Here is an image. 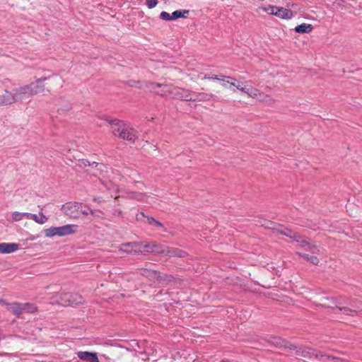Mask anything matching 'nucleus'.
I'll use <instances>...</instances> for the list:
<instances>
[{
	"mask_svg": "<svg viewBox=\"0 0 362 362\" xmlns=\"http://www.w3.org/2000/svg\"><path fill=\"white\" fill-rule=\"evenodd\" d=\"M341 305V303L338 300L337 305H336V308L338 309L339 311L342 312L343 313L348 315H352L353 313H356L358 310L362 309L361 305V306H359V305L356 306V309H351V308H349L345 307V306L342 307Z\"/></svg>",
	"mask_w": 362,
	"mask_h": 362,
	"instance_id": "dca6fc26",
	"label": "nucleus"
},
{
	"mask_svg": "<svg viewBox=\"0 0 362 362\" xmlns=\"http://www.w3.org/2000/svg\"><path fill=\"white\" fill-rule=\"evenodd\" d=\"M160 18L163 21H171V15L166 11H162Z\"/></svg>",
	"mask_w": 362,
	"mask_h": 362,
	"instance_id": "c756f323",
	"label": "nucleus"
},
{
	"mask_svg": "<svg viewBox=\"0 0 362 362\" xmlns=\"http://www.w3.org/2000/svg\"><path fill=\"white\" fill-rule=\"evenodd\" d=\"M231 78H232L231 77L226 76H224V75H220V76L215 75L214 76V80L221 81L223 82L225 81V79H230L231 80Z\"/></svg>",
	"mask_w": 362,
	"mask_h": 362,
	"instance_id": "473e14b6",
	"label": "nucleus"
},
{
	"mask_svg": "<svg viewBox=\"0 0 362 362\" xmlns=\"http://www.w3.org/2000/svg\"><path fill=\"white\" fill-rule=\"evenodd\" d=\"M275 16L282 19H291L293 17V13L289 9L278 7Z\"/></svg>",
	"mask_w": 362,
	"mask_h": 362,
	"instance_id": "4468645a",
	"label": "nucleus"
},
{
	"mask_svg": "<svg viewBox=\"0 0 362 362\" xmlns=\"http://www.w3.org/2000/svg\"><path fill=\"white\" fill-rule=\"evenodd\" d=\"M297 254L301 257H303L304 259L312 263L313 264L317 265L319 264V259L316 256L310 255L307 254H301L300 252H297Z\"/></svg>",
	"mask_w": 362,
	"mask_h": 362,
	"instance_id": "4be33fe9",
	"label": "nucleus"
},
{
	"mask_svg": "<svg viewBox=\"0 0 362 362\" xmlns=\"http://www.w3.org/2000/svg\"><path fill=\"white\" fill-rule=\"evenodd\" d=\"M128 197L132 199H135L137 201L144 202L148 204H151V202L148 201L149 197L146 196L144 194L140 192H132L128 194Z\"/></svg>",
	"mask_w": 362,
	"mask_h": 362,
	"instance_id": "a211bd4d",
	"label": "nucleus"
},
{
	"mask_svg": "<svg viewBox=\"0 0 362 362\" xmlns=\"http://www.w3.org/2000/svg\"><path fill=\"white\" fill-rule=\"evenodd\" d=\"M46 78H40L29 84L13 89L11 93L12 104L29 100L32 96L44 90L42 82Z\"/></svg>",
	"mask_w": 362,
	"mask_h": 362,
	"instance_id": "f257e3e1",
	"label": "nucleus"
},
{
	"mask_svg": "<svg viewBox=\"0 0 362 362\" xmlns=\"http://www.w3.org/2000/svg\"><path fill=\"white\" fill-rule=\"evenodd\" d=\"M277 8L278 6H268L267 7H264L262 9L267 13L275 16Z\"/></svg>",
	"mask_w": 362,
	"mask_h": 362,
	"instance_id": "cd10ccee",
	"label": "nucleus"
},
{
	"mask_svg": "<svg viewBox=\"0 0 362 362\" xmlns=\"http://www.w3.org/2000/svg\"><path fill=\"white\" fill-rule=\"evenodd\" d=\"M150 85V88L151 89H154L156 87L162 88V90L160 92H157L161 95L169 96L173 98L183 100L185 101H189L192 100V91L191 90L176 87L173 85H163L158 83H151Z\"/></svg>",
	"mask_w": 362,
	"mask_h": 362,
	"instance_id": "20e7f679",
	"label": "nucleus"
},
{
	"mask_svg": "<svg viewBox=\"0 0 362 362\" xmlns=\"http://www.w3.org/2000/svg\"><path fill=\"white\" fill-rule=\"evenodd\" d=\"M141 274L152 281L158 280L160 278L159 274L152 269H141Z\"/></svg>",
	"mask_w": 362,
	"mask_h": 362,
	"instance_id": "aec40b11",
	"label": "nucleus"
},
{
	"mask_svg": "<svg viewBox=\"0 0 362 362\" xmlns=\"http://www.w3.org/2000/svg\"><path fill=\"white\" fill-rule=\"evenodd\" d=\"M110 124L114 136L131 142H134L138 138L136 132L123 121L114 119L111 120Z\"/></svg>",
	"mask_w": 362,
	"mask_h": 362,
	"instance_id": "39448f33",
	"label": "nucleus"
},
{
	"mask_svg": "<svg viewBox=\"0 0 362 362\" xmlns=\"http://www.w3.org/2000/svg\"><path fill=\"white\" fill-rule=\"evenodd\" d=\"M76 227V226L71 224L60 227H51L45 230V236L49 238L54 237L55 235L60 237L66 236L75 233V230L74 228Z\"/></svg>",
	"mask_w": 362,
	"mask_h": 362,
	"instance_id": "1a4fd4ad",
	"label": "nucleus"
},
{
	"mask_svg": "<svg viewBox=\"0 0 362 362\" xmlns=\"http://www.w3.org/2000/svg\"><path fill=\"white\" fill-rule=\"evenodd\" d=\"M7 309L8 311L12 313L13 314L19 316L23 313H33L36 310V307L33 304L26 303H12L6 304Z\"/></svg>",
	"mask_w": 362,
	"mask_h": 362,
	"instance_id": "6e6552de",
	"label": "nucleus"
},
{
	"mask_svg": "<svg viewBox=\"0 0 362 362\" xmlns=\"http://www.w3.org/2000/svg\"><path fill=\"white\" fill-rule=\"evenodd\" d=\"M323 305H324V306H326V307H329V305H326V304H324Z\"/></svg>",
	"mask_w": 362,
	"mask_h": 362,
	"instance_id": "37998d69",
	"label": "nucleus"
},
{
	"mask_svg": "<svg viewBox=\"0 0 362 362\" xmlns=\"http://www.w3.org/2000/svg\"><path fill=\"white\" fill-rule=\"evenodd\" d=\"M188 13V11H181V10H177L173 12L171 14V21L172 20H176L179 18L185 17V14Z\"/></svg>",
	"mask_w": 362,
	"mask_h": 362,
	"instance_id": "a878e982",
	"label": "nucleus"
},
{
	"mask_svg": "<svg viewBox=\"0 0 362 362\" xmlns=\"http://www.w3.org/2000/svg\"><path fill=\"white\" fill-rule=\"evenodd\" d=\"M12 100L10 91L5 90L4 93L0 95V107L12 105Z\"/></svg>",
	"mask_w": 362,
	"mask_h": 362,
	"instance_id": "6ab92c4d",
	"label": "nucleus"
},
{
	"mask_svg": "<svg viewBox=\"0 0 362 362\" xmlns=\"http://www.w3.org/2000/svg\"><path fill=\"white\" fill-rule=\"evenodd\" d=\"M19 249V245L17 243H0V253L9 254Z\"/></svg>",
	"mask_w": 362,
	"mask_h": 362,
	"instance_id": "f8f14e48",
	"label": "nucleus"
},
{
	"mask_svg": "<svg viewBox=\"0 0 362 362\" xmlns=\"http://www.w3.org/2000/svg\"><path fill=\"white\" fill-rule=\"evenodd\" d=\"M79 213H80V214H82L84 215H88L89 214L94 215V211L89 208L87 209L86 210L79 209Z\"/></svg>",
	"mask_w": 362,
	"mask_h": 362,
	"instance_id": "f704fd0d",
	"label": "nucleus"
},
{
	"mask_svg": "<svg viewBox=\"0 0 362 362\" xmlns=\"http://www.w3.org/2000/svg\"><path fill=\"white\" fill-rule=\"evenodd\" d=\"M264 97L265 100H259V101L264 102L268 104H272L274 103V100L269 95L264 94Z\"/></svg>",
	"mask_w": 362,
	"mask_h": 362,
	"instance_id": "72a5a7b5",
	"label": "nucleus"
},
{
	"mask_svg": "<svg viewBox=\"0 0 362 362\" xmlns=\"http://www.w3.org/2000/svg\"><path fill=\"white\" fill-rule=\"evenodd\" d=\"M142 243H127L119 246V251L127 254L137 255L141 252Z\"/></svg>",
	"mask_w": 362,
	"mask_h": 362,
	"instance_id": "9b49d317",
	"label": "nucleus"
},
{
	"mask_svg": "<svg viewBox=\"0 0 362 362\" xmlns=\"http://www.w3.org/2000/svg\"><path fill=\"white\" fill-rule=\"evenodd\" d=\"M56 302L63 306L78 305L83 302V297L78 293H63L56 296Z\"/></svg>",
	"mask_w": 362,
	"mask_h": 362,
	"instance_id": "0eeeda50",
	"label": "nucleus"
},
{
	"mask_svg": "<svg viewBox=\"0 0 362 362\" xmlns=\"http://www.w3.org/2000/svg\"><path fill=\"white\" fill-rule=\"evenodd\" d=\"M230 81H229V79H228L227 81L225 80V81L222 83V86L223 87H226V85H227V83H229L230 84Z\"/></svg>",
	"mask_w": 362,
	"mask_h": 362,
	"instance_id": "ea45409f",
	"label": "nucleus"
},
{
	"mask_svg": "<svg viewBox=\"0 0 362 362\" xmlns=\"http://www.w3.org/2000/svg\"><path fill=\"white\" fill-rule=\"evenodd\" d=\"M6 353H4V354H1L0 355L2 356V355H6Z\"/></svg>",
	"mask_w": 362,
	"mask_h": 362,
	"instance_id": "a18cd8bd",
	"label": "nucleus"
},
{
	"mask_svg": "<svg viewBox=\"0 0 362 362\" xmlns=\"http://www.w3.org/2000/svg\"><path fill=\"white\" fill-rule=\"evenodd\" d=\"M33 221L39 224H44L47 222V218L42 212H40L39 215H34Z\"/></svg>",
	"mask_w": 362,
	"mask_h": 362,
	"instance_id": "393cba45",
	"label": "nucleus"
},
{
	"mask_svg": "<svg viewBox=\"0 0 362 362\" xmlns=\"http://www.w3.org/2000/svg\"><path fill=\"white\" fill-rule=\"evenodd\" d=\"M214 76L215 75L209 76V75L206 74L204 76V79L214 80Z\"/></svg>",
	"mask_w": 362,
	"mask_h": 362,
	"instance_id": "4c0bfd02",
	"label": "nucleus"
},
{
	"mask_svg": "<svg viewBox=\"0 0 362 362\" xmlns=\"http://www.w3.org/2000/svg\"><path fill=\"white\" fill-rule=\"evenodd\" d=\"M153 225H155V226H158V227L163 228V224H162L160 221H156V220L155 221V222H154V224H153Z\"/></svg>",
	"mask_w": 362,
	"mask_h": 362,
	"instance_id": "58836bf2",
	"label": "nucleus"
},
{
	"mask_svg": "<svg viewBox=\"0 0 362 362\" xmlns=\"http://www.w3.org/2000/svg\"><path fill=\"white\" fill-rule=\"evenodd\" d=\"M147 220H148V223L150 225H153V224H154V222H155V221H156L153 217H148V218H147Z\"/></svg>",
	"mask_w": 362,
	"mask_h": 362,
	"instance_id": "e433bc0d",
	"label": "nucleus"
},
{
	"mask_svg": "<svg viewBox=\"0 0 362 362\" xmlns=\"http://www.w3.org/2000/svg\"><path fill=\"white\" fill-rule=\"evenodd\" d=\"M124 174L132 180H135L137 177H139V173L136 170L130 169V168H125L124 170Z\"/></svg>",
	"mask_w": 362,
	"mask_h": 362,
	"instance_id": "b1692460",
	"label": "nucleus"
},
{
	"mask_svg": "<svg viewBox=\"0 0 362 362\" xmlns=\"http://www.w3.org/2000/svg\"><path fill=\"white\" fill-rule=\"evenodd\" d=\"M334 8L344 10L349 7V5L343 0H336L333 4Z\"/></svg>",
	"mask_w": 362,
	"mask_h": 362,
	"instance_id": "5701e85b",
	"label": "nucleus"
},
{
	"mask_svg": "<svg viewBox=\"0 0 362 362\" xmlns=\"http://www.w3.org/2000/svg\"><path fill=\"white\" fill-rule=\"evenodd\" d=\"M313 354L315 355L316 358H322V359H327V358H331L329 356H328L325 354H323L322 352L313 351Z\"/></svg>",
	"mask_w": 362,
	"mask_h": 362,
	"instance_id": "7c9ffc66",
	"label": "nucleus"
},
{
	"mask_svg": "<svg viewBox=\"0 0 362 362\" xmlns=\"http://www.w3.org/2000/svg\"><path fill=\"white\" fill-rule=\"evenodd\" d=\"M141 251L142 252H140L141 254L144 252H155L163 254L166 256L179 257H183L186 254L185 252L174 247H167L165 248L161 249L160 246L154 243H148L146 244L142 243Z\"/></svg>",
	"mask_w": 362,
	"mask_h": 362,
	"instance_id": "423d86ee",
	"label": "nucleus"
},
{
	"mask_svg": "<svg viewBox=\"0 0 362 362\" xmlns=\"http://www.w3.org/2000/svg\"><path fill=\"white\" fill-rule=\"evenodd\" d=\"M93 200L95 202L98 201V199L96 198H94Z\"/></svg>",
	"mask_w": 362,
	"mask_h": 362,
	"instance_id": "c03bdc74",
	"label": "nucleus"
},
{
	"mask_svg": "<svg viewBox=\"0 0 362 362\" xmlns=\"http://www.w3.org/2000/svg\"><path fill=\"white\" fill-rule=\"evenodd\" d=\"M78 356L82 362H94V360L98 358L95 354L88 351H80L78 353Z\"/></svg>",
	"mask_w": 362,
	"mask_h": 362,
	"instance_id": "2eb2a0df",
	"label": "nucleus"
},
{
	"mask_svg": "<svg viewBox=\"0 0 362 362\" xmlns=\"http://www.w3.org/2000/svg\"><path fill=\"white\" fill-rule=\"evenodd\" d=\"M23 217H24L23 213H21V212H18V211H14L12 214V218L15 221H19L22 220V218Z\"/></svg>",
	"mask_w": 362,
	"mask_h": 362,
	"instance_id": "c85d7f7f",
	"label": "nucleus"
},
{
	"mask_svg": "<svg viewBox=\"0 0 362 362\" xmlns=\"http://www.w3.org/2000/svg\"><path fill=\"white\" fill-rule=\"evenodd\" d=\"M81 165L84 166H92V168H98V170H100L102 173L105 171V174H103L102 177L100 178L102 184L108 190H112L115 192L118 191V187L115 182L118 180H121L122 176L116 173L115 171L111 169L108 170L107 167L103 163L93 162L92 164H90L89 161L86 160H83L81 161Z\"/></svg>",
	"mask_w": 362,
	"mask_h": 362,
	"instance_id": "f03ea898",
	"label": "nucleus"
},
{
	"mask_svg": "<svg viewBox=\"0 0 362 362\" xmlns=\"http://www.w3.org/2000/svg\"><path fill=\"white\" fill-rule=\"evenodd\" d=\"M212 97L211 94H207L204 93H192V100L190 101H207L209 100Z\"/></svg>",
	"mask_w": 362,
	"mask_h": 362,
	"instance_id": "f3484780",
	"label": "nucleus"
},
{
	"mask_svg": "<svg viewBox=\"0 0 362 362\" xmlns=\"http://www.w3.org/2000/svg\"><path fill=\"white\" fill-rule=\"evenodd\" d=\"M245 93L249 96L254 99L257 100H265L264 93L259 91L258 89L255 88L252 86H247Z\"/></svg>",
	"mask_w": 362,
	"mask_h": 362,
	"instance_id": "ddd939ff",
	"label": "nucleus"
},
{
	"mask_svg": "<svg viewBox=\"0 0 362 362\" xmlns=\"http://www.w3.org/2000/svg\"><path fill=\"white\" fill-rule=\"evenodd\" d=\"M230 85L236 87V88L238 90H240L241 92H243L245 93V91H246V89H247V85H245L243 86L240 83H236V79L233 78H231V81L230 83Z\"/></svg>",
	"mask_w": 362,
	"mask_h": 362,
	"instance_id": "bb28decb",
	"label": "nucleus"
},
{
	"mask_svg": "<svg viewBox=\"0 0 362 362\" xmlns=\"http://www.w3.org/2000/svg\"><path fill=\"white\" fill-rule=\"evenodd\" d=\"M141 215L144 217L145 216L144 213H141Z\"/></svg>",
	"mask_w": 362,
	"mask_h": 362,
	"instance_id": "79ce46f5",
	"label": "nucleus"
},
{
	"mask_svg": "<svg viewBox=\"0 0 362 362\" xmlns=\"http://www.w3.org/2000/svg\"><path fill=\"white\" fill-rule=\"evenodd\" d=\"M313 30V25L308 23H302L296 26L294 30L298 33H309Z\"/></svg>",
	"mask_w": 362,
	"mask_h": 362,
	"instance_id": "412c9836",
	"label": "nucleus"
},
{
	"mask_svg": "<svg viewBox=\"0 0 362 362\" xmlns=\"http://www.w3.org/2000/svg\"><path fill=\"white\" fill-rule=\"evenodd\" d=\"M0 303H2L3 305H6V304H8V303H6L4 300L3 299H0Z\"/></svg>",
	"mask_w": 362,
	"mask_h": 362,
	"instance_id": "a19ab883",
	"label": "nucleus"
},
{
	"mask_svg": "<svg viewBox=\"0 0 362 362\" xmlns=\"http://www.w3.org/2000/svg\"><path fill=\"white\" fill-rule=\"evenodd\" d=\"M146 5L148 8H154L158 4L157 0H146Z\"/></svg>",
	"mask_w": 362,
	"mask_h": 362,
	"instance_id": "2f4dec72",
	"label": "nucleus"
},
{
	"mask_svg": "<svg viewBox=\"0 0 362 362\" xmlns=\"http://www.w3.org/2000/svg\"><path fill=\"white\" fill-rule=\"evenodd\" d=\"M81 205L78 202H67L62 206V209L66 216L76 218L80 216L79 209Z\"/></svg>",
	"mask_w": 362,
	"mask_h": 362,
	"instance_id": "9d476101",
	"label": "nucleus"
},
{
	"mask_svg": "<svg viewBox=\"0 0 362 362\" xmlns=\"http://www.w3.org/2000/svg\"><path fill=\"white\" fill-rule=\"evenodd\" d=\"M274 224L271 222H268V225L266 226L267 228H271L272 230H276L278 233L286 235L293 240H294L296 243H299L300 246L303 247L307 251H310L312 253L320 255L322 253L320 248H319L317 245L312 244L307 240L303 238L298 233L288 229V228H276L273 226Z\"/></svg>",
	"mask_w": 362,
	"mask_h": 362,
	"instance_id": "7ed1b4c3",
	"label": "nucleus"
},
{
	"mask_svg": "<svg viewBox=\"0 0 362 362\" xmlns=\"http://www.w3.org/2000/svg\"><path fill=\"white\" fill-rule=\"evenodd\" d=\"M23 215L26 218L33 220L35 214L31 213H23Z\"/></svg>",
	"mask_w": 362,
	"mask_h": 362,
	"instance_id": "c9c22d12",
	"label": "nucleus"
}]
</instances>
